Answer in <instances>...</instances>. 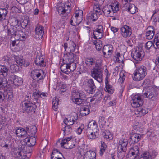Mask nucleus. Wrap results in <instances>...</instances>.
Here are the masks:
<instances>
[{
    "label": "nucleus",
    "instance_id": "c756f323",
    "mask_svg": "<svg viewBox=\"0 0 159 159\" xmlns=\"http://www.w3.org/2000/svg\"><path fill=\"white\" fill-rule=\"evenodd\" d=\"M96 154L92 151H88L84 156V159H95Z\"/></svg>",
    "mask_w": 159,
    "mask_h": 159
},
{
    "label": "nucleus",
    "instance_id": "a18cd8bd",
    "mask_svg": "<svg viewBox=\"0 0 159 159\" xmlns=\"http://www.w3.org/2000/svg\"><path fill=\"white\" fill-rule=\"evenodd\" d=\"M139 157V159H152V156L148 152H145Z\"/></svg>",
    "mask_w": 159,
    "mask_h": 159
},
{
    "label": "nucleus",
    "instance_id": "473e14b6",
    "mask_svg": "<svg viewBox=\"0 0 159 159\" xmlns=\"http://www.w3.org/2000/svg\"><path fill=\"white\" fill-rule=\"evenodd\" d=\"M9 69L6 66L0 65V75L4 77L6 76L8 73Z\"/></svg>",
    "mask_w": 159,
    "mask_h": 159
},
{
    "label": "nucleus",
    "instance_id": "c9c22d12",
    "mask_svg": "<svg viewBox=\"0 0 159 159\" xmlns=\"http://www.w3.org/2000/svg\"><path fill=\"white\" fill-rule=\"evenodd\" d=\"M76 53V54L71 53L70 55L67 59L69 62H75V60L77 59L79 55V53L78 52Z\"/></svg>",
    "mask_w": 159,
    "mask_h": 159
},
{
    "label": "nucleus",
    "instance_id": "4be33fe9",
    "mask_svg": "<svg viewBox=\"0 0 159 159\" xmlns=\"http://www.w3.org/2000/svg\"><path fill=\"white\" fill-rule=\"evenodd\" d=\"M24 144H26L29 147L34 146L36 143V139L33 136H27L24 139Z\"/></svg>",
    "mask_w": 159,
    "mask_h": 159
},
{
    "label": "nucleus",
    "instance_id": "39448f33",
    "mask_svg": "<svg viewBox=\"0 0 159 159\" xmlns=\"http://www.w3.org/2000/svg\"><path fill=\"white\" fill-rule=\"evenodd\" d=\"M144 55V52L141 47L134 48L131 53V56L135 62H138L141 61Z\"/></svg>",
    "mask_w": 159,
    "mask_h": 159
},
{
    "label": "nucleus",
    "instance_id": "b1692460",
    "mask_svg": "<svg viewBox=\"0 0 159 159\" xmlns=\"http://www.w3.org/2000/svg\"><path fill=\"white\" fill-rule=\"evenodd\" d=\"M88 128L90 132H93L94 133L98 132V131L96 123L94 121L89 123L88 125Z\"/></svg>",
    "mask_w": 159,
    "mask_h": 159
},
{
    "label": "nucleus",
    "instance_id": "6e6552de",
    "mask_svg": "<svg viewBox=\"0 0 159 159\" xmlns=\"http://www.w3.org/2000/svg\"><path fill=\"white\" fill-rule=\"evenodd\" d=\"M132 106L134 108H137L142 106L143 103L142 96L139 94L135 95L131 101Z\"/></svg>",
    "mask_w": 159,
    "mask_h": 159
},
{
    "label": "nucleus",
    "instance_id": "774afa93",
    "mask_svg": "<svg viewBox=\"0 0 159 159\" xmlns=\"http://www.w3.org/2000/svg\"><path fill=\"white\" fill-rule=\"evenodd\" d=\"M66 87V84H62L60 87V92L62 93L65 91Z\"/></svg>",
    "mask_w": 159,
    "mask_h": 159
},
{
    "label": "nucleus",
    "instance_id": "f03ea898",
    "mask_svg": "<svg viewBox=\"0 0 159 159\" xmlns=\"http://www.w3.org/2000/svg\"><path fill=\"white\" fill-rule=\"evenodd\" d=\"M119 146L117 152V156L120 159H122L125 156L127 150L128 142L126 139H121L118 143Z\"/></svg>",
    "mask_w": 159,
    "mask_h": 159
},
{
    "label": "nucleus",
    "instance_id": "9b49d317",
    "mask_svg": "<svg viewBox=\"0 0 159 159\" xmlns=\"http://www.w3.org/2000/svg\"><path fill=\"white\" fill-rule=\"evenodd\" d=\"M66 7L64 3H60V11H62L60 14L61 15V16L62 20L61 21L62 22V23L63 24V26H65L64 25L68 18V12H67V11L66 9ZM62 26L63 25H62L61 26L63 28V27Z\"/></svg>",
    "mask_w": 159,
    "mask_h": 159
},
{
    "label": "nucleus",
    "instance_id": "1a4fd4ad",
    "mask_svg": "<svg viewBox=\"0 0 159 159\" xmlns=\"http://www.w3.org/2000/svg\"><path fill=\"white\" fill-rule=\"evenodd\" d=\"M139 148L138 146H135L131 147L126 157L129 159H135L138 156H139Z\"/></svg>",
    "mask_w": 159,
    "mask_h": 159
},
{
    "label": "nucleus",
    "instance_id": "4d7b16f0",
    "mask_svg": "<svg viewBox=\"0 0 159 159\" xmlns=\"http://www.w3.org/2000/svg\"><path fill=\"white\" fill-rule=\"evenodd\" d=\"M90 133L89 134H88V137L90 139H94L98 137V132L95 133L93 132H90Z\"/></svg>",
    "mask_w": 159,
    "mask_h": 159
},
{
    "label": "nucleus",
    "instance_id": "cd10ccee",
    "mask_svg": "<svg viewBox=\"0 0 159 159\" xmlns=\"http://www.w3.org/2000/svg\"><path fill=\"white\" fill-rule=\"evenodd\" d=\"M142 137V136L140 134H133L130 136V141L132 143H135L138 142Z\"/></svg>",
    "mask_w": 159,
    "mask_h": 159
},
{
    "label": "nucleus",
    "instance_id": "f8f14e48",
    "mask_svg": "<svg viewBox=\"0 0 159 159\" xmlns=\"http://www.w3.org/2000/svg\"><path fill=\"white\" fill-rule=\"evenodd\" d=\"M104 56L106 58L111 57L113 52V47L112 45L108 44L104 45L102 49Z\"/></svg>",
    "mask_w": 159,
    "mask_h": 159
},
{
    "label": "nucleus",
    "instance_id": "412c9836",
    "mask_svg": "<svg viewBox=\"0 0 159 159\" xmlns=\"http://www.w3.org/2000/svg\"><path fill=\"white\" fill-rule=\"evenodd\" d=\"M76 45L73 42L70 41L69 45L66 43L64 44V48L65 50L68 52H73L75 50Z\"/></svg>",
    "mask_w": 159,
    "mask_h": 159
},
{
    "label": "nucleus",
    "instance_id": "a19ab883",
    "mask_svg": "<svg viewBox=\"0 0 159 159\" xmlns=\"http://www.w3.org/2000/svg\"><path fill=\"white\" fill-rule=\"evenodd\" d=\"M103 135L104 138L107 139V140H110L113 138V134L111 133L109 130H105L103 131Z\"/></svg>",
    "mask_w": 159,
    "mask_h": 159
},
{
    "label": "nucleus",
    "instance_id": "de8ad7c7",
    "mask_svg": "<svg viewBox=\"0 0 159 159\" xmlns=\"http://www.w3.org/2000/svg\"><path fill=\"white\" fill-rule=\"evenodd\" d=\"M94 45H95L96 48L98 51H100L102 46L101 41L99 40L98 41H94L93 42Z\"/></svg>",
    "mask_w": 159,
    "mask_h": 159
},
{
    "label": "nucleus",
    "instance_id": "0eeeda50",
    "mask_svg": "<svg viewBox=\"0 0 159 159\" xmlns=\"http://www.w3.org/2000/svg\"><path fill=\"white\" fill-rule=\"evenodd\" d=\"M101 98L100 97V96L99 95L95 94L93 97V98H91L90 100V103L89 104V107H84L81 108L80 110V113L82 116H85L86 115L89 114L90 112V110L91 108V104L92 103L93 101L95 100L96 101H97L98 100H100Z\"/></svg>",
    "mask_w": 159,
    "mask_h": 159
},
{
    "label": "nucleus",
    "instance_id": "7c9ffc66",
    "mask_svg": "<svg viewBox=\"0 0 159 159\" xmlns=\"http://www.w3.org/2000/svg\"><path fill=\"white\" fill-rule=\"evenodd\" d=\"M24 148L23 145L19 144L18 148H16L14 151V153L16 155L17 158H20L22 156V151Z\"/></svg>",
    "mask_w": 159,
    "mask_h": 159
},
{
    "label": "nucleus",
    "instance_id": "f704fd0d",
    "mask_svg": "<svg viewBox=\"0 0 159 159\" xmlns=\"http://www.w3.org/2000/svg\"><path fill=\"white\" fill-rule=\"evenodd\" d=\"M26 129L28 131L27 135L28 136H32L34 135L37 132V128L35 126L30 127V129L29 128H27Z\"/></svg>",
    "mask_w": 159,
    "mask_h": 159
},
{
    "label": "nucleus",
    "instance_id": "72a5a7b5",
    "mask_svg": "<svg viewBox=\"0 0 159 159\" xmlns=\"http://www.w3.org/2000/svg\"><path fill=\"white\" fill-rule=\"evenodd\" d=\"M82 21L81 18H79L78 17L72 16L70 22L72 25L75 26L78 25Z\"/></svg>",
    "mask_w": 159,
    "mask_h": 159
},
{
    "label": "nucleus",
    "instance_id": "ea45409f",
    "mask_svg": "<svg viewBox=\"0 0 159 159\" xmlns=\"http://www.w3.org/2000/svg\"><path fill=\"white\" fill-rule=\"evenodd\" d=\"M137 110L138 114L140 116H143L148 112V109L145 107H139L137 109Z\"/></svg>",
    "mask_w": 159,
    "mask_h": 159
},
{
    "label": "nucleus",
    "instance_id": "79ce46f5",
    "mask_svg": "<svg viewBox=\"0 0 159 159\" xmlns=\"http://www.w3.org/2000/svg\"><path fill=\"white\" fill-rule=\"evenodd\" d=\"M19 35H17L15 37L16 40H17V42L19 40H24L26 38V35L25 34H20L22 32L21 31H19Z\"/></svg>",
    "mask_w": 159,
    "mask_h": 159
},
{
    "label": "nucleus",
    "instance_id": "69168bd1",
    "mask_svg": "<svg viewBox=\"0 0 159 159\" xmlns=\"http://www.w3.org/2000/svg\"><path fill=\"white\" fill-rule=\"evenodd\" d=\"M8 11L5 8H0V13L1 14L5 15L6 17V16L7 14Z\"/></svg>",
    "mask_w": 159,
    "mask_h": 159
},
{
    "label": "nucleus",
    "instance_id": "2eb2a0df",
    "mask_svg": "<svg viewBox=\"0 0 159 159\" xmlns=\"http://www.w3.org/2000/svg\"><path fill=\"white\" fill-rule=\"evenodd\" d=\"M157 92L153 88L148 89L144 93L143 95L146 98L151 99L152 100H155L157 98Z\"/></svg>",
    "mask_w": 159,
    "mask_h": 159
},
{
    "label": "nucleus",
    "instance_id": "a211bd4d",
    "mask_svg": "<svg viewBox=\"0 0 159 159\" xmlns=\"http://www.w3.org/2000/svg\"><path fill=\"white\" fill-rule=\"evenodd\" d=\"M43 28L39 25H38L35 28V37L37 39H41L44 34Z\"/></svg>",
    "mask_w": 159,
    "mask_h": 159
},
{
    "label": "nucleus",
    "instance_id": "bb28decb",
    "mask_svg": "<svg viewBox=\"0 0 159 159\" xmlns=\"http://www.w3.org/2000/svg\"><path fill=\"white\" fill-rule=\"evenodd\" d=\"M72 98L78 97L85 98V95L82 91L73 90L72 91Z\"/></svg>",
    "mask_w": 159,
    "mask_h": 159
},
{
    "label": "nucleus",
    "instance_id": "c03bdc74",
    "mask_svg": "<svg viewBox=\"0 0 159 159\" xmlns=\"http://www.w3.org/2000/svg\"><path fill=\"white\" fill-rule=\"evenodd\" d=\"M105 91L107 92L109 94H112L114 93V89L111 85L108 84H106Z\"/></svg>",
    "mask_w": 159,
    "mask_h": 159
},
{
    "label": "nucleus",
    "instance_id": "052dcab7",
    "mask_svg": "<svg viewBox=\"0 0 159 159\" xmlns=\"http://www.w3.org/2000/svg\"><path fill=\"white\" fill-rule=\"evenodd\" d=\"M69 125H67L66 126L64 127V129L62 130L64 133H66L69 134L70 132L71 128Z\"/></svg>",
    "mask_w": 159,
    "mask_h": 159
},
{
    "label": "nucleus",
    "instance_id": "37998d69",
    "mask_svg": "<svg viewBox=\"0 0 159 159\" xmlns=\"http://www.w3.org/2000/svg\"><path fill=\"white\" fill-rule=\"evenodd\" d=\"M87 16L89 19H90L93 21H96L98 18L97 13L94 12H91L89 13L87 15Z\"/></svg>",
    "mask_w": 159,
    "mask_h": 159
},
{
    "label": "nucleus",
    "instance_id": "49530a36",
    "mask_svg": "<svg viewBox=\"0 0 159 159\" xmlns=\"http://www.w3.org/2000/svg\"><path fill=\"white\" fill-rule=\"evenodd\" d=\"M136 7L134 5L130 4L128 8V10L130 13L133 14L136 12Z\"/></svg>",
    "mask_w": 159,
    "mask_h": 159
},
{
    "label": "nucleus",
    "instance_id": "603ef678",
    "mask_svg": "<svg viewBox=\"0 0 159 159\" xmlns=\"http://www.w3.org/2000/svg\"><path fill=\"white\" fill-rule=\"evenodd\" d=\"M84 98L78 97L76 98H72L73 102L77 105L81 104L83 102Z\"/></svg>",
    "mask_w": 159,
    "mask_h": 159
},
{
    "label": "nucleus",
    "instance_id": "5701e85b",
    "mask_svg": "<svg viewBox=\"0 0 159 159\" xmlns=\"http://www.w3.org/2000/svg\"><path fill=\"white\" fill-rule=\"evenodd\" d=\"M15 133L18 137H25L27 136V130H25V129L22 128H20L16 129Z\"/></svg>",
    "mask_w": 159,
    "mask_h": 159
},
{
    "label": "nucleus",
    "instance_id": "8fccbe9b",
    "mask_svg": "<svg viewBox=\"0 0 159 159\" xmlns=\"http://www.w3.org/2000/svg\"><path fill=\"white\" fill-rule=\"evenodd\" d=\"M7 82L6 80L0 78V89H3L7 87Z\"/></svg>",
    "mask_w": 159,
    "mask_h": 159
},
{
    "label": "nucleus",
    "instance_id": "4468645a",
    "mask_svg": "<svg viewBox=\"0 0 159 159\" xmlns=\"http://www.w3.org/2000/svg\"><path fill=\"white\" fill-rule=\"evenodd\" d=\"M120 31L121 35L125 38L130 37L132 33L131 28L126 25L122 26L120 28Z\"/></svg>",
    "mask_w": 159,
    "mask_h": 159
},
{
    "label": "nucleus",
    "instance_id": "13d9d810",
    "mask_svg": "<svg viewBox=\"0 0 159 159\" xmlns=\"http://www.w3.org/2000/svg\"><path fill=\"white\" fill-rule=\"evenodd\" d=\"M69 69L70 72L71 71H73L76 68V64L74 62H69Z\"/></svg>",
    "mask_w": 159,
    "mask_h": 159
},
{
    "label": "nucleus",
    "instance_id": "9d476101",
    "mask_svg": "<svg viewBox=\"0 0 159 159\" xmlns=\"http://www.w3.org/2000/svg\"><path fill=\"white\" fill-rule=\"evenodd\" d=\"M45 75V73L41 70H35L31 73V76L32 78L37 81L43 79Z\"/></svg>",
    "mask_w": 159,
    "mask_h": 159
},
{
    "label": "nucleus",
    "instance_id": "f257e3e1",
    "mask_svg": "<svg viewBox=\"0 0 159 159\" xmlns=\"http://www.w3.org/2000/svg\"><path fill=\"white\" fill-rule=\"evenodd\" d=\"M147 73L146 67L143 65L138 66L134 73L133 80L136 81H140L144 78Z\"/></svg>",
    "mask_w": 159,
    "mask_h": 159
},
{
    "label": "nucleus",
    "instance_id": "4c0bfd02",
    "mask_svg": "<svg viewBox=\"0 0 159 159\" xmlns=\"http://www.w3.org/2000/svg\"><path fill=\"white\" fill-rule=\"evenodd\" d=\"M85 64L88 67H91L96 64H98L97 62H95V60L92 58H88L85 59Z\"/></svg>",
    "mask_w": 159,
    "mask_h": 159
},
{
    "label": "nucleus",
    "instance_id": "dca6fc26",
    "mask_svg": "<svg viewBox=\"0 0 159 159\" xmlns=\"http://www.w3.org/2000/svg\"><path fill=\"white\" fill-rule=\"evenodd\" d=\"M103 35V30L102 26L100 25L94 31L93 35L95 39H100Z\"/></svg>",
    "mask_w": 159,
    "mask_h": 159
},
{
    "label": "nucleus",
    "instance_id": "338daca9",
    "mask_svg": "<svg viewBox=\"0 0 159 159\" xmlns=\"http://www.w3.org/2000/svg\"><path fill=\"white\" fill-rule=\"evenodd\" d=\"M133 128L134 129L138 130L140 128V125L138 122H135L133 125Z\"/></svg>",
    "mask_w": 159,
    "mask_h": 159
},
{
    "label": "nucleus",
    "instance_id": "0e129e2a",
    "mask_svg": "<svg viewBox=\"0 0 159 159\" xmlns=\"http://www.w3.org/2000/svg\"><path fill=\"white\" fill-rule=\"evenodd\" d=\"M153 44L151 41H148L146 43L145 48L147 50H149Z\"/></svg>",
    "mask_w": 159,
    "mask_h": 159
},
{
    "label": "nucleus",
    "instance_id": "e433bc0d",
    "mask_svg": "<svg viewBox=\"0 0 159 159\" xmlns=\"http://www.w3.org/2000/svg\"><path fill=\"white\" fill-rule=\"evenodd\" d=\"M19 31L16 30V27L11 28L8 30V33L9 35H12V37L14 36L15 37L16 35H19Z\"/></svg>",
    "mask_w": 159,
    "mask_h": 159
},
{
    "label": "nucleus",
    "instance_id": "6ab92c4d",
    "mask_svg": "<svg viewBox=\"0 0 159 159\" xmlns=\"http://www.w3.org/2000/svg\"><path fill=\"white\" fill-rule=\"evenodd\" d=\"M66 57V56H65L63 57V64L60 66V69L61 71L65 73H66L68 72H70L68 61L67 59L65 60Z\"/></svg>",
    "mask_w": 159,
    "mask_h": 159
},
{
    "label": "nucleus",
    "instance_id": "423d86ee",
    "mask_svg": "<svg viewBox=\"0 0 159 159\" xmlns=\"http://www.w3.org/2000/svg\"><path fill=\"white\" fill-rule=\"evenodd\" d=\"M75 143V140L72 137H70L63 139L60 145L64 148L69 149L73 148Z\"/></svg>",
    "mask_w": 159,
    "mask_h": 159
},
{
    "label": "nucleus",
    "instance_id": "6e6d98bb",
    "mask_svg": "<svg viewBox=\"0 0 159 159\" xmlns=\"http://www.w3.org/2000/svg\"><path fill=\"white\" fill-rule=\"evenodd\" d=\"M154 40L153 46L156 49H159V35L157 36V38L154 39Z\"/></svg>",
    "mask_w": 159,
    "mask_h": 159
},
{
    "label": "nucleus",
    "instance_id": "a878e982",
    "mask_svg": "<svg viewBox=\"0 0 159 159\" xmlns=\"http://www.w3.org/2000/svg\"><path fill=\"white\" fill-rule=\"evenodd\" d=\"M35 62L37 66L40 67H44L46 66V63L44 62L42 56H38L36 57L35 60Z\"/></svg>",
    "mask_w": 159,
    "mask_h": 159
},
{
    "label": "nucleus",
    "instance_id": "680f3d73",
    "mask_svg": "<svg viewBox=\"0 0 159 159\" xmlns=\"http://www.w3.org/2000/svg\"><path fill=\"white\" fill-rule=\"evenodd\" d=\"M84 125H82L79 127L76 130V132L78 135H80L83 129H84Z\"/></svg>",
    "mask_w": 159,
    "mask_h": 159
},
{
    "label": "nucleus",
    "instance_id": "e2e57ef3",
    "mask_svg": "<svg viewBox=\"0 0 159 159\" xmlns=\"http://www.w3.org/2000/svg\"><path fill=\"white\" fill-rule=\"evenodd\" d=\"M99 6H98V7ZM93 10L94 13H99V14H101V9L99 7H98L97 5H96L93 7Z\"/></svg>",
    "mask_w": 159,
    "mask_h": 159
},
{
    "label": "nucleus",
    "instance_id": "20e7f679",
    "mask_svg": "<svg viewBox=\"0 0 159 159\" xmlns=\"http://www.w3.org/2000/svg\"><path fill=\"white\" fill-rule=\"evenodd\" d=\"M119 10V5H107L105 6L102 11L105 15L108 17H112L115 13Z\"/></svg>",
    "mask_w": 159,
    "mask_h": 159
},
{
    "label": "nucleus",
    "instance_id": "5fc2aeb1",
    "mask_svg": "<svg viewBox=\"0 0 159 159\" xmlns=\"http://www.w3.org/2000/svg\"><path fill=\"white\" fill-rule=\"evenodd\" d=\"M154 32L152 31H147L146 34V36L147 39H152L154 35Z\"/></svg>",
    "mask_w": 159,
    "mask_h": 159
},
{
    "label": "nucleus",
    "instance_id": "aec40b11",
    "mask_svg": "<svg viewBox=\"0 0 159 159\" xmlns=\"http://www.w3.org/2000/svg\"><path fill=\"white\" fill-rule=\"evenodd\" d=\"M34 105L29 103H25L22 104V109L25 111L27 112L30 113L35 111V108L34 107Z\"/></svg>",
    "mask_w": 159,
    "mask_h": 159
},
{
    "label": "nucleus",
    "instance_id": "864d4df0",
    "mask_svg": "<svg viewBox=\"0 0 159 159\" xmlns=\"http://www.w3.org/2000/svg\"><path fill=\"white\" fill-rule=\"evenodd\" d=\"M60 154V152L57 149H54L52 153L51 159H53L54 157L57 158V159H60L58 157V155Z\"/></svg>",
    "mask_w": 159,
    "mask_h": 159
},
{
    "label": "nucleus",
    "instance_id": "c85d7f7f",
    "mask_svg": "<svg viewBox=\"0 0 159 159\" xmlns=\"http://www.w3.org/2000/svg\"><path fill=\"white\" fill-rule=\"evenodd\" d=\"M16 60V63L20 66H27L29 65V62L25 61L24 59H23L22 56L17 57Z\"/></svg>",
    "mask_w": 159,
    "mask_h": 159
},
{
    "label": "nucleus",
    "instance_id": "09e8293b",
    "mask_svg": "<svg viewBox=\"0 0 159 159\" xmlns=\"http://www.w3.org/2000/svg\"><path fill=\"white\" fill-rule=\"evenodd\" d=\"M107 148V145L104 142H101V146L100 151V155L102 156L103 155V153L105 152V150Z\"/></svg>",
    "mask_w": 159,
    "mask_h": 159
},
{
    "label": "nucleus",
    "instance_id": "7ed1b4c3",
    "mask_svg": "<svg viewBox=\"0 0 159 159\" xmlns=\"http://www.w3.org/2000/svg\"><path fill=\"white\" fill-rule=\"evenodd\" d=\"M91 76L99 83L102 82L103 80L102 70L98 64H96V66L91 70Z\"/></svg>",
    "mask_w": 159,
    "mask_h": 159
},
{
    "label": "nucleus",
    "instance_id": "f3484780",
    "mask_svg": "<svg viewBox=\"0 0 159 159\" xmlns=\"http://www.w3.org/2000/svg\"><path fill=\"white\" fill-rule=\"evenodd\" d=\"M78 119V116L76 114L71 115L68 119L65 118L63 120L64 123L66 125H72Z\"/></svg>",
    "mask_w": 159,
    "mask_h": 159
},
{
    "label": "nucleus",
    "instance_id": "393cba45",
    "mask_svg": "<svg viewBox=\"0 0 159 159\" xmlns=\"http://www.w3.org/2000/svg\"><path fill=\"white\" fill-rule=\"evenodd\" d=\"M11 78L13 80V83L15 85L19 86L22 84L23 82L22 79L21 77L13 75H11Z\"/></svg>",
    "mask_w": 159,
    "mask_h": 159
},
{
    "label": "nucleus",
    "instance_id": "ddd939ff",
    "mask_svg": "<svg viewBox=\"0 0 159 159\" xmlns=\"http://www.w3.org/2000/svg\"><path fill=\"white\" fill-rule=\"evenodd\" d=\"M86 84L88 87V89L86 90L87 92L90 94L94 93L96 87L93 80L92 79H88Z\"/></svg>",
    "mask_w": 159,
    "mask_h": 159
},
{
    "label": "nucleus",
    "instance_id": "2f4dec72",
    "mask_svg": "<svg viewBox=\"0 0 159 159\" xmlns=\"http://www.w3.org/2000/svg\"><path fill=\"white\" fill-rule=\"evenodd\" d=\"M106 120L104 116H100L99 118V124L101 130H104L106 127Z\"/></svg>",
    "mask_w": 159,
    "mask_h": 159
},
{
    "label": "nucleus",
    "instance_id": "58836bf2",
    "mask_svg": "<svg viewBox=\"0 0 159 159\" xmlns=\"http://www.w3.org/2000/svg\"><path fill=\"white\" fill-rule=\"evenodd\" d=\"M47 94L46 93H41L39 90L35 89L34 91V93L33 95L34 96L35 98L38 99L39 97H42L46 96Z\"/></svg>",
    "mask_w": 159,
    "mask_h": 159
},
{
    "label": "nucleus",
    "instance_id": "3c124183",
    "mask_svg": "<svg viewBox=\"0 0 159 159\" xmlns=\"http://www.w3.org/2000/svg\"><path fill=\"white\" fill-rule=\"evenodd\" d=\"M55 99H53L52 102V107L56 111H57V109L58 107V106L59 105V99L58 98H55Z\"/></svg>",
    "mask_w": 159,
    "mask_h": 159
},
{
    "label": "nucleus",
    "instance_id": "bf43d9fd",
    "mask_svg": "<svg viewBox=\"0 0 159 159\" xmlns=\"http://www.w3.org/2000/svg\"><path fill=\"white\" fill-rule=\"evenodd\" d=\"M83 15V11L81 10H77L75 13V15L73 16L81 18Z\"/></svg>",
    "mask_w": 159,
    "mask_h": 159
}]
</instances>
